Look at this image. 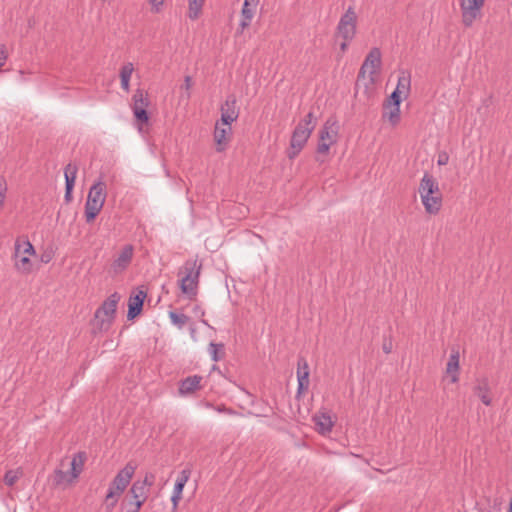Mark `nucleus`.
<instances>
[{
    "label": "nucleus",
    "instance_id": "obj_1",
    "mask_svg": "<svg viewBox=\"0 0 512 512\" xmlns=\"http://www.w3.org/2000/svg\"><path fill=\"white\" fill-rule=\"evenodd\" d=\"M316 126V120L313 112H309L304 119H302L296 128L294 129L291 140H290V148L291 151L288 152V157L290 159L295 158L303 149L305 144L307 143L312 131Z\"/></svg>",
    "mask_w": 512,
    "mask_h": 512
},
{
    "label": "nucleus",
    "instance_id": "obj_2",
    "mask_svg": "<svg viewBox=\"0 0 512 512\" xmlns=\"http://www.w3.org/2000/svg\"><path fill=\"white\" fill-rule=\"evenodd\" d=\"M201 268L202 264L198 263L197 259H188L178 273V275L184 274L180 279V289L189 299L197 295Z\"/></svg>",
    "mask_w": 512,
    "mask_h": 512
},
{
    "label": "nucleus",
    "instance_id": "obj_3",
    "mask_svg": "<svg viewBox=\"0 0 512 512\" xmlns=\"http://www.w3.org/2000/svg\"><path fill=\"white\" fill-rule=\"evenodd\" d=\"M120 300V295L117 292L111 294L95 311L94 314V329L99 332H106L110 329L117 309V304Z\"/></svg>",
    "mask_w": 512,
    "mask_h": 512
},
{
    "label": "nucleus",
    "instance_id": "obj_4",
    "mask_svg": "<svg viewBox=\"0 0 512 512\" xmlns=\"http://www.w3.org/2000/svg\"><path fill=\"white\" fill-rule=\"evenodd\" d=\"M106 196V184L102 180L96 181L90 187L84 212L87 223H92L96 219L104 206Z\"/></svg>",
    "mask_w": 512,
    "mask_h": 512
},
{
    "label": "nucleus",
    "instance_id": "obj_5",
    "mask_svg": "<svg viewBox=\"0 0 512 512\" xmlns=\"http://www.w3.org/2000/svg\"><path fill=\"white\" fill-rule=\"evenodd\" d=\"M381 66V51L379 48H372L366 56L358 73L356 86H360V83L365 80L366 74H369V83L373 84L375 81V74Z\"/></svg>",
    "mask_w": 512,
    "mask_h": 512
},
{
    "label": "nucleus",
    "instance_id": "obj_6",
    "mask_svg": "<svg viewBox=\"0 0 512 512\" xmlns=\"http://www.w3.org/2000/svg\"><path fill=\"white\" fill-rule=\"evenodd\" d=\"M357 19L354 7L349 6L340 17L336 27V35L342 40H353L357 31Z\"/></svg>",
    "mask_w": 512,
    "mask_h": 512
},
{
    "label": "nucleus",
    "instance_id": "obj_7",
    "mask_svg": "<svg viewBox=\"0 0 512 512\" xmlns=\"http://www.w3.org/2000/svg\"><path fill=\"white\" fill-rule=\"evenodd\" d=\"M338 137V125L333 119H328L322 129L319 132V143L317 146V152L319 154H326L330 146L337 142Z\"/></svg>",
    "mask_w": 512,
    "mask_h": 512
},
{
    "label": "nucleus",
    "instance_id": "obj_8",
    "mask_svg": "<svg viewBox=\"0 0 512 512\" xmlns=\"http://www.w3.org/2000/svg\"><path fill=\"white\" fill-rule=\"evenodd\" d=\"M132 100V110L136 121L141 125L148 124L149 115L146 110L150 104L148 94L145 93L142 89H137L133 95Z\"/></svg>",
    "mask_w": 512,
    "mask_h": 512
},
{
    "label": "nucleus",
    "instance_id": "obj_9",
    "mask_svg": "<svg viewBox=\"0 0 512 512\" xmlns=\"http://www.w3.org/2000/svg\"><path fill=\"white\" fill-rule=\"evenodd\" d=\"M484 4L473 0H460L462 24L469 28L481 17Z\"/></svg>",
    "mask_w": 512,
    "mask_h": 512
},
{
    "label": "nucleus",
    "instance_id": "obj_10",
    "mask_svg": "<svg viewBox=\"0 0 512 512\" xmlns=\"http://www.w3.org/2000/svg\"><path fill=\"white\" fill-rule=\"evenodd\" d=\"M237 101L234 95L227 97L224 104L221 105V125L230 126L239 116V109L236 106Z\"/></svg>",
    "mask_w": 512,
    "mask_h": 512
},
{
    "label": "nucleus",
    "instance_id": "obj_11",
    "mask_svg": "<svg viewBox=\"0 0 512 512\" xmlns=\"http://www.w3.org/2000/svg\"><path fill=\"white\" fill-rule=\"evenodd\" d=\"M133 246L125 245L119 255L114 259L111 264V270L114 274H120L127 269L133 258Z\"/></svg>",
    "mask_w": 512,
    "mask_h": 512
},
{
    "label": "nucleus",
    "instance_id": "obj_12",
    "mask_svg": "<svg viewBox=\"0 0 512 512\" xmlns=\"http://www.w3.org/2000/svg\"><path fill=\"white\" fill-rule=\"evenodd\" d=\"M146 296L147 293L142 289H138L135 293L130 295L128 300V320H133L135 317L140 315Z\"/></svg>",
    "mask_w": 512,
    "mask_h": 512
},
{
    "label": "nucleus",
    "instance_id": "obj_13",
    "mask_svg": "<svg viewBox=\"0 0 512 512\" xmlns=\"http://www.w3.org/2000/svg\"><path fill=\"white\" fill-rule=\"evenodd\" d=\"M418 192L420 196H442L438 182L427 172L420 181Z\"/></svg>",
    "mask_w": 512,
    "mask_h": 512
},
{
    "label": "nucleus",
    "instance_id": "obj_14",
    "mask_svg": "<svg viewBox=\"0 0 512 512\" xmlns=\"http://www.w3.org/2000/svg\"><path fill=\"white\" fill-rule=\"evenodd\" d=\"M232 130L230 126L222 127L217 121L214 130V140L216 142V150L222 152L226 149Z\"/></svg>",
    "mask_w": 512,
    "mask_h": 512
},
{
    "label": "nucleus",
    "instance_id": "obj_15",
    "mask_svg": "<svg viewBox=\"0 0 512 512\" xmlns=\"http://www.w3.org/2000/svg\"><path fill=\"white\" fill-rule=\"evenodd\" d=\"M21 241L18 239L15 242V268L23 274H28L32 270V262L27 255L21 253Z\"/></svg>",
    "mask_w": 512,
    "mask_h": 512
},
{
    "label": "nucleus",
    "instance_id": "obj_16",
    "mask_svg": "<svg viewBox=\"0 0 512 512\" xmlns=\"http://www.w3.org/2000/svg\"><path fill=\"white\" fill-rule=\"evenodd\" d=\"M125 490L117 486L113 482L110 483L109 489L104 499V506L106 512H112L116 507L121 495Z\"/></svg>",
    "mask_w": 512,
    "mask_h": 512
},
{
    "label": "nucleus",
    "instance_id": "obj_17",
    "mask_svg": "<svg viewBox=\"0 0 512 512\" xmlns=\"http://www.w3.org/2000/svg\"><path fill=\"white\" fill-rule=\"evenodd\" d=\"M135 470L136 467L131 463H128L116 474V476L111 482L126 490V488L128 487L133 478Z\"/></svg>",
    "mask_w": 512,
    "mask_h": 512
},
{
    "label": "nucleus",
    "instance_id": "obj_18",
    "mask_svg": "<svg viewBox=\"0 0 512 512\" xmlns=\"http://www.w3.org/2000/svg\"><path fill=\"white\" fill-rule=\"evenodd\" d=\"M202 376L193 375L180 381L179 393L181 395H189L201 389Z\"/></svg>",
    "mask_w": 512,
    "mask_h": 512
},
{
    "label": "nucleus",
    "instance_id": "obj_19",
    "mask_svg": "<svg viewBox=\"0 0 512 512\" xmlns=\"http://www.w3.org/2000/svg\"><path fill=\"white\" fill-rule=\"evenodd\" d=\"M128 494L132 500L137 501L138 508H141L148 498L149 490L140 484V480H136L133 482Z\"/></svg>",
    "mask_w": 512,
    "mask_h": 512
},
{
    "label": "nucleus",
    "instance_id": "obj_20",
    "mask_svg": "<svg viewBox=\"0 0 512 512\" xmlns=\"http://www.w3.org/2000/svg\"><path fill=\"white\" fill-rule=\"evenodd\" d=\"M188 479H189V472L186 470H183L181 472L180 476L178 477V479L176 480V483L174 485L173 494L171 497V501L173 503V512H175V510L177 509L178 502L182 497L183 488H184L186 482L188 481Z\"/></svg>",
    "mask_w": 512,
    "mask_h": 512
},
{
    "label": "nucleus",
    "instance_id": "obj_21",
    "mask_svg": "<svg viewBox=\"0 0 512 512\" xmlns=\"http://www.w3.org/2000/svg\"><path fill=\"white\" fill-rule=\"evenodd\" d=\"M422 204L425 208L426 213L430 215H436L439 213L442 207V196H420Z\"/></svg>",
    "mask_w": 512,
    "mask_h": 512
},
{
    "label": "nucleus",
    "instance_id": "obj_22",
    "mask_svg": "<svg viewBox=\"0 0 512 512\" xmlns=\"http://www.w3.org/2000/svg\"><path fill=\"white\" fill-rule=\"evenodd\" d=\"M259 0H245L242 11H241V21H240V28L241 31H243L245 28H247L251 20L254 16V9L250 7L251 3H253L254 7L257 6Z\"/></svg>",
    "mask_w": 512,
    "mask_h": 512
},
{
    "label": "nucleus",
    "instance_id": "obj_23",
    "mask_svg": "<svg viewBox=\"0 0 512 512\" xmlns=\"http://www.w3.org/2000/svg\"><path fill=\"white\" fill-rule=\"evenodd\" d=\"M474 394L478 396L481 400V402L486 405L490 406L492 399L489 395L490 393V387L489 382L486 378L478 381V384L474 387Z\"/></svg>",
    "mask_w": 512,
    "mask_h": 512
},
{
    "label": "nucleus",
    "instance_id": "obj_24",
    "mask_svg": "<svg viewBox=\"0 0 512 512\" xmlns=\"http://www.w3.org/2000/svg\"><path fill=\"white\" fill-rule=\"evenodd\" d=\"M86 460L85 452L76 453L71 460L70 480H75L81 474Z\"/></svg>",
    "mask_w": 512,
    "mask_h": 512
},
{
    "label": "nucleus",
    "instance_id": "obj_25",
    "mask_svg": "<svg viewBox=\"0 0 512 512\" xmlns=\"http://www.w3.org/2000/svg\"><path fill=\"white\" fill-rule=\"evenodd\" d=\"M313 421L317 427V430L321 434H326V433L331 432L333 425H334L330 415H328L326 413L316 414L313 417Z\"/></svg>",
    "mask_w": 512,
    "mask_h": 512
},
{
    "label": "nucleus",
    "instance_id": "obj_26",
    "mask_svg": "<svg viewBox=\"0 0 512 512\" xmlns=\"http://www.w3.org/2000/svg\"><path fill=\"white\" fill-rule=\"evenodd\" d=\"M459 352L458 350H452V353L449 357L446 372L451 375V382L455 383L459 380L458 370H459Z\"/></svg>",
    "mask_w": 512,
    "mask_h": 512
},
{
    "label": "nucleus",
    "instance_id": "obj_27",
    "mask_svg": "<svg viewBox=\"0 0 512 512\" xmlns=\"http://www.w3.org/2000/svg\"><path fill=\"white\" fill-rule=\"evenodd\" d=\"M384 111L382 117L387 119L393 126L400 121V106L384 103Z\"/></svg>",
    "mask_w": 512,
    "mask_h": 512
},
{
    "label": "nucleus",
    "instance_id": "obj_28",
    "mask_svg": "<svg viewBox=\"0 0 512 512\" xmlns=\"http://www.w3.org/2000/svg\"><path fill=\"white\" fill-rule=\"evenodd\" d=\"M411 87V76L408 72L401 71L398 77L396 91L401 93L404 98H407Z\"/></svg>",
    "mask_w": 512,
    "mask_h": 512
},
{
    "label": "nucleus",
    "instance_id": "obj_29",
    "mask_svg": "<svg viewBox=\"0 0 512 512\" xmlns=\"http://www.w3.org/2000/svg\"><path fill=\"white\" fill-rule=\"evenodd\" d=\"M133 71L134 66L131 62H128L125 65H123L120 70L121 88L126 92L129 91V82Z\"/></svg>",
    "mask_w": 512,
    "mask_h": 512
},
{
    "label": "nucleus",
    "instance_id": "obj_30",
    "mask_svg": "<svg viewBox=\"0 0 512 512\" xmlns=\"http://www.w3.org/2000/svg\"><path fill=\"white\" fill-rule=\"evenodd\" d=\"M78 171V167L72 163L66 165L64 169L65 175V188L73 189L75 185L76 174Z\"/></svg>",
    "mask_w": 512,
    "mask_h": 512
},
{
    "label": "nucleus",
    "instance_id": "obj_31",
    "mask_svg": "<svg viewBox=\"0 0 512 512\" xmlns=\"http://www.w3.org/2000/svg\"><path fill=\"white\" fill-rule=\"evenodd\" d=\"M203 4L204 0H189L188 17L192 20L197 19L202 11Z\"/></svg>",
    "mask_w": 512,
    "mask_h": 512
},
{
    "label": "nucleus",
    "instance_id": "obj_32",
    "mask_svg": "<svg viewBox=\"0 0 512 512\" xmlns=\"http://www.w3.org/2000/svg\"><path fill=\"white\" fill-rule=\"evenodd\" d=\"M224 345L222 343H214L211 342L209 344V352L211 355V358L214 362H217L221 360V358L224 356Z\"/></svg>",
    "mask_w": 512,
    "mask_h": 512
},
{
    "label": "nucleus",
    "instance_id": "obj_33",
    "mask_svg": "<svg viewBox=\"0 0 512 512\" xmlns=\"http://www.w3.org/2000/svg\"><path fill=\"white\" fill-rule=\"evenodd\" d=\"M169 318H170L171 322L180 329L183 328L189 321L188 316H186L185 314H178L174 311H171L169 313Z\"/></svg>",
    "mask_w": 512,
    "mask_h": 512
},
{
    "label": "nucleus",
    "instance_id": "obj_34",
    "mask_svg": "<svg viewBox=\"0 0 512 512\" xmlns=\"http://www.w3.org/2000/svg\"><path fill=\"white\" fill-rule=\"evenodd\" d=\"M56 484H69L72 483L74 480H70V471L64 472L62 470H56L55 471V478H54Z\"/></svg>",
    "mask_w": 512,
    "mask_h": 512
},
{
    "label": "nucleus",
    "instance_id": "obj_35",
    "mask_svg": "<svg viewBox=\"0 0 512 512\" xmlns=\"http://www.w3.org/2000/svg\"><path fill=\"white\" fill-rule=\"evenodd\" d=\"M303 373L307 374V379H309V365L304 357H299L297 362V378L302 376Z\"/></svg>",
    "mask_w": 512,
    "mask_h": 512
},
{
    "label": "nucleus",
    "instance_id": "obj_36",
    "mask_svg": "<svg viewBox=\"0 0 512 512\" xmlns=\"http://www.w3.org/2000/svg\"><path fill=\"white\" fill-rule=\"evenodd\" d=\"M19 479V473L14 470H8L4 476V483L7 486H13Z\"/></svg>",
    "mask_w": 512,
    "mask_h": 512
},
{
    "label": "nucleus",
    "instance_id": "obj_37",
    "mask_svg": "<svg viewBox=\"0 0 512 512\" xmlns=\"http://www.w3.org/2000/svg\"><path fill=\"white\" fill-rule=\"evenodd\" d=\"M309 387V379H307V374L303 373L302 376L298 377V390L297 393L301 394L302 391L307 390Z\"/></svg>",
    "mask_w": 512,
    "mask_h": 512
},
{
    "label": "nucleus",
    "instance_id": "obj_38",
    "mask_svg": "<svg viewBox=\"0 0 512 512\" xmlns=\"http://www.w3.org/2000/svg\"><path fill=\"white\" fill-rule=\"evenodd\" d=\"M401 96H402L401 93H399L398 91L394 90L391 93V95L387 98V100L385 101V104H393V105L400 106V104H401Z\"/></svg>",
    "mask_w": 512,
    "mask_h": 512
},
{
    "label": "nucleus",
    "instance_id": "obj_39",
    "mask_svg": "<svg viewBox=\"0 0 512 512\" xmlns=\"http://www.w3.org/2000/svg\"><path fill=\"white\" fill-rule=\"evenodd\" d=\"M21 245H22V248H21V253L23 255H33L35 254V249L33 247V245L30 243L29 240H24L23 242H21Z\"/></svg>",
    "mask_w": 512,
    "mask_h": 512
},
{
    "label": "nucleus",
    "instance_id": "obj_40",
    "mask_svg": "<svg viewBox=\"0 0 512 512\" xmlns=\"http://www.w3.org/2000/svg\"><path fill=\"white\" fill-rule=\"evenodd\" d=\"M155 475L152 473H147L143 480H140V484L144 485L145 489L150 490V487L154 485Z\"/></svg>",
    "mask_w": 512,
    "mask_h": 512
},
{
    "label": "nucleus",
    "instance_id": "obj_41",
    "mask_svg": "<svg viewBox=\"0 0 512 512\" xmlns=\"http://www.w3.org/2000/svg\"><path fill=\"white\" fill-rule=\"evenodd\" d=\"M153 13H159L162 10L164 0H148Z\"/></svg>",
    "mask_w": 512,
    "mask_h": 512
},
{
    "label": "nucleus",
    "instance_id": "obj_42",
    "mask_svg": "<svg viewBox=\"0 0 512 512\" xmlns=\"http://www.w3.org/2000/svg\"><path fill=\"white\" fill-rule=\"evenodd\" d=\"M127 510L126 512H139L141 508H138L137 501L132 499L127 500L126 502Z\"/></svg>",
    "mask_w": 512,
    "mask_h": 512
},
{
    "label": "nucleus",
    "instance_id": "obj_43",
    "mask_svg": "<svg viewBox=\"0 0 512 512\" xmlns=\"http://www.w3.org/2000/svg\"><path fill=\"white\" fill-rule=\"evenodd\" d=\"M449 161V155L446 152H441L438 154L437 164L439 166L446 165Z\"/></svg>",
    "mask_w": 512,
    "mask_h": 512
},
{
    "label": "nucleus",
    "instance_id": "obj_44",
    "mask_svg": "<svg viewBox=\"0 0 512 512\" xmlns=\"http://www.w3.org/2000/svg\"><path fill=\"white\" fill-rule=\"evenodd\" d=\"M6 185L2 178H0V207L4 204Z\"/></svg>",
    "mask_w": 512,
    "mask_h": 512
},
{
    "label": "nucleus",
    "instance_id": "obj_45",
    "mask_svg": "<svg viewBox=\"0 0 512 512\" xmlns=\"http://www.w3.org/2000/svg\"><path fill=\"white\" fill-rule=\"evenodd\" d=\"M215 409L219 413H226V414H229V415H233V414L236 413L233 409L227 408L224 405L217 406Z\"/></svg>",
    "mask_w": 512,
    "mask_h": 512
},
{
    "label": "nucleus",
    "instance_id": "obj_46",
    "mask_svg": "<svg viewBox=\"0 0 512 512\" xmlns=\"http://www.w3.org/2000/svg\"><path fill=\"white\" fill-rule=\"evenodd\" d=\"M382 349H383L384 353H386V354L391 353V351H392V342H391V340L384 341V343L382 345Z\"/></svg>",
    "mask_w": 512,
    "mask_h": 512
},
{
    "label": "nucleus",
    "instance_id": "obj_47",
    "mask_svg": "<svg viewBox=\"0 0 512 512\" xmlns=\"http://www.w3.org/2000/svg\"><path fill=\"white\" fill-rule=\"evenodd\" d=\"M191 85H192V78L190 76H186L185 79H184V85L183 87L189 91V89L191 88Z\"/></svg>",
    "mask_w": 512,
    "mask_h": 512
},
{
    "label": "nucleus",
    "instance_id": "obj_48",
    "mask_svg": "<svg viewBox=\"0 0 512 512\" xmlns=\"http://www.w3.org/2000/svg\"><path fill=\"white\" fill-rule=\"evenodd\" d=\"M352 40H342L341 44H340V50L342 53L346 52L347 48H348V45L349 43L351 42Z\"/></svg>",
    "mask_w": 512,
    "mask_h": 512
},
{
    "label": "nucleus",
    "instance_id": "obj_49",
    "mask_svg": "<svg viewBox=\"0 0 512 512\" xmlns=\"http://www.w3.org/2000/svg\"><path fill=\"white\" fill-rule=\"evenodd\" d=\"M72 191H73V189L65 188V196H64V198H65L66 202H70L72 200Z\"/></svg>",
    "mask_w": 512,
    "mask_h": 512
}]
</instances>
